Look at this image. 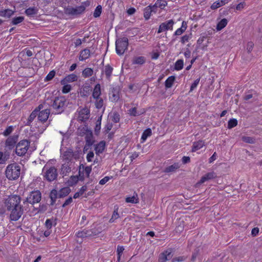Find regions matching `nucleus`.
I'll return each instance as SVG.
<instances>
[{
	"label": "nucleus",
	"mask_w": 262,
	"mask_h": 262,
	"mask_svg": "<svg viewBox=\"0 0 262 262\" xmlns=\"http://www.w3.org/2000/svg\"><path fill=\"white\" fill-rule=\"evenodd\" d=\"M21 198L17 195H11L5 200V206L8 210L11 211L10 219L12 221L18 220L21 215L27 212V203L23 201L20 204Z\"/></svg>",
	"instance_id": "f257e3e1"
},
{
	"label": "nucleus",
	"mask_w": 262,
	"mask_h": 262,
	"mask_svg": "<svg viewBox=\"0 0 262 262\" xmlns=\"http://www.w3.org/2000/svg\"><path fill=\"white\" fill-rule=\"evenodd\" d=\"M20 173V166L16 163L9 164L5 170V175L10 180L17 179Z\"/></svg>",
	"instance_id": "f03ea898"
},
{
	"label": "nucleus",
	"mask_w": 262,
	"mask_h": 262,
	"mask_svg": "<svg viewBox=\"0 0 262 262\" xmlns=\"http://www.w3.org/2000/svg\"><path fill=\"white\" fill-rule=\"evenodd\" d=\"M55 114H60L67 106V101L64 97H56L51 105Z\"/></svg>",
	"instance_id": "7ed1b4c3"
},
{
	"label": "nucleus",
	"mask_w": 262,
	"mask_h": 262,
	"mask_svg": "<svg viewBox=\"0 0 262 262\" xmlns=\"http://www.w3.org/2000/svg\"><path fill=\"white\" fill-rule=\"evenodd\" d=\"M41 194L39 190L31 192L24 201V203H27V212L30 210V204L32 206L34 204L39 203L41 200Z\"/></svg>",
	"instance_id": "20e7f679"
},
{
	"label": "nucleus",
	"mask_w": 262,
	"mask_h": 262,
	"mask_svg": "<svg viewBox=\"0 0 262 262\" xmlns=\"http://www.w3.org/2000/svg\"><path fill=\"white\" fill-rule=\"evenodd\" d=\"M89 5L88 2L82 3L81 5L79 6L76 7H68L65 9V13L69 15L77 16L82 14L85 11V8Z\"/></svg>",
	"instance_id": "39448f33"
},
{
	"label": "nucleus",
	"mask_w": 262,
	"mask_h": 262,
	"mask_svg": "<svg viewBox=\"0 0 262 262\" xmlns=\"http://www.w3.org/2000/svg\"><path fill=\"white\" fill-rule=\"evenodd\" d=\"M128 40L127 37H124L118 38L116 41V51L119 55H122L127 49Z\"/></svg>",
	"instance_id": "423d86ee"
},
{
	"label": "nucleus",
	"mask_w": 262,
	"mask_h": 262,
	"mask_svg": "<svg viewBox=\"0 0 262 262\" xmlns=\"http://www.w3.org/2000/svg\"><path fill=\"white\" fill-rule=\"evenodd\" d=\"M44 178L49 182L55 180L58 176L56 168L53 166L49 168L45 167L42 171Z\"/></svg>",
	"instance_id": "0eeeda50"
},
{
	"label": "nucleus",
	"mask_w": 262,
	"mask_h": 262,
	"mask_svg": "<svg viewBox=\"0 0 262 262\" xmlns=\"http://www.w3.org/2000/svg\"><path fill=\"white\" fill-rule=\"evenodd\" d=\"M30 142L27 140L20 141L16 145V154L18 156H23L26 154L29 149Z\"/></svg>",
	"instance_id": "6e6552de"
},
{
	"label": "nucleus",
	"mask_w": 262,
	"mask_h": 262,
	"mask_svg": "<svg viewBox=\"0 0 262 262\" xmlns=\"http://www.w3.org/2000/svg\"><path fill=\"white\" fill-rule=\"evenodd\" d=\"M18 140V136L14 135L9 136L5 141V150L7 151L11 150L16 146V143Z\"/></svg>",
	"instance_id": "1a4fd4ad"
},
{
	"label": "nucleus",
	"mask_w": 262,
	"mask_h": 262,
	"mask_svg": "<svg viewBox=\"0 0 262 262\" xmlns=\"http://www.w3.org/2000/svg\"><path fill=\"white\" fill-rule=\"evenodd\" d=\"M77 113H78L77 120L80 122L85 121L90 117V111L87 107H79Z\"/></svg>",
	"instance_id": "9d476101"
},
{
	"label": "nucleus",
	"mask_w": 262,
	"mask_h": 262,
	"mask_svg": "<svg viewBox=\"0 0 262 262\" xmlns=\"http://www.w3.org/2000/svg\"><path fill=\"white\" fill-rule=\"evenodd\" d=\"M173 250L172 248H168L159 254L158 257L159 262H166L170 260L173 256Z\"/></svg>",
	"instance_id": "9b49d317"
},
{
	"label": "nucleus",
	"mask_w": 262,
	"mask_h": 262,
	"mask_svg": "<svg viewBox=\"0 0 262 262\" xmlns=\"http://www.w3.org/2000/svg\"><path fill=\"white\" fill-rule=\"evenodd\" d=\"M100 233L99 230H82L78 231L76 235L78 237L83 238L96 236Z\"/></svg>",
	"instance_id": "f8f14e48"
},
{
	"label": "nucleus",
	"mask_w": 262,
	"mask_h": 262,
	"mask_svg": "<svg viewBox=\"0 0 262 262\" xmlns=\"http://www.w3.org/2000/svg\"><path fill=\"white\" fill-rule=\"evenodd\" d=\"M174 24V21L172 19L168 20L162 23L159 26L158 33H160L162 32L170 30H172L173 28V26Z\"/></svg>",
	"instance_id": "ddd939ff"
},
{
	"label": "nucleus",
	"mask_w": 262,
	"mask_h": 262,
	"mask_svg": "<svg viewBox=\"0 0 262 262\" xmlns=\"http://www.w3.org/2000/svg\"><path fill=\"white\" fill-rule=\"evenodd\" d=\"M50 111L48 109H45L38 113V119L41 122H44L47 120L50 115Z\"/></svg>",
	"instance_id": "4468645a"
},
{
	"label": "nucleus",
	"mask_w": 262,
	"mask_h": 262,
	"mask_svg": "<svg viewBox=\"0 0 262 262\" xmlns=\"http://www.w3.org/2000/svg\"><path fill=\"white\" fill-rule=\"evenodd\" d=\"M78 80V76L74 74H71L66 76L63 79L61 80V84H65L67 83L73 82L76 81Z\"/></svg>",
	"instance_id": "2eb2a0df"
},
{
	"label": "nucleus",
	"mask_w": 262,
	"mask_h": 262,
	"mask_svg": "<svg viewBox=\"0 0 262 262\" xmlns=\"http://www.w3.org/2000/svg\"><path fill=\"white\" fill-rule=\"evenodd\" d=\"M146 112L144 108L138 110L136 107H134L128 110V114L130 116L136 117L141 115Z\"/></svg>",
	"instance_id": "dca6fc26"
},
{
	"label": "nucleus",
	"mask_w": 262,
	"mask_h": 262,
	"mask_svg": "<svg viewBox=\"0 0 262 262\" xmlns=\"http://www.w3.org/2000/svg\"><path fill=\"white\" fill-rule=\"evenodd\" d=\"M85 145L84 146V149H88L90 146H91L94 143V140L93 138V134L92 132H88L86 133L85 137Z\"/></svg>",
	"instance_id": "f3484780"
},
{
	"label": "nucleus",
	"mask_w": 262,
	"mask_h": 262,
	"mask_svg": "<svg viewBox=\"0 0 262 262\" xmlns=\"http://www.w3.org/2000/svg\"><path fill=\"white\" fill-rule=\"evenodd\" d=\"M90 50L88 48H85L80 52L79 60L80 61L85 60L90 57Z\"/></svg>",
	"instance_id": "a211bd4d"
},
{
	"label": "nucleus",
	"mask_w": 262,
	"mask_h": 262,
	"mask_svg": "<svg viewBox=\"0 0 262 262\" xmlns=\"http://www.w3.org/2000/svg\"><path fill=\"white\" fill-rule=\"evenodd\" d=\"M156 12V10L154 8L153 6H148L146 7L144 10V17L146 20H148L151 14V13Z\"/></svg>",
	"instance_id": "6ab92c4d"
},
{
	"label": "nucleus",
	"mask_w": 262,
	"mask_h": 262,
	"mask_svg": "<svg viewBox=\"0 0 262 262\" xmlns=\"http://www.w3.org/2000/svg\"><path fill=\"white\" fill-rule=\"evenodd\" d=\"M120 98L119 93L116 89H113L109 93V99L112 102H117Z\"/></svg>",
	"instance_id": "aec40b11"
},
{
	"label": "nucleus",
	"mask_w": 262,
	"mask_h": 262,
	"mask_svg": "<svg viewBox=\"0 0 262 262\" xmlns=\"http://www.w3.org/2000/svg\"><path fill=\"white\" fill-rule=\"evenodd\" d=\"M105 147V142L103 141L100 142L98 144H96L95 147V150L97 155L102 153L104 150Z\"/></svg>",
	"instance_id": "412c9836"
},
{
	"label": "nucleus",
	"mask_w": 262,
	"mask_h": 262,
	"mask_svg": "<svg viewBox=\"0 0 262 262\" xmlns=\"http://www.w3.org/2000/svg\"><path fill=\"white\" fill-rule=\"evenodd\" d=\"M101 92V86L100 84H97L93 90L92 97L94 99H98L100 97Z\"/></svg>",
	"instance_id": "4be33fe9"
},
{
	"label": "nucleus",
	"mask_w": 262,
	"mask_h": 262,
	"mask_svg": "<svg viewBox=\"0 0 262 262\" xmlns=\"http://www.w3.org/2000/svg\"><path fill=\"white\" fill-rule=\"evenodd\" d=\"M167 5V2L166 0H157L153 5V7L157 11V8H160L161 9H164Z\"/></svg>",
	"instance_id": "5701e85b"
},
{
	"label": "nucleus",
	"mask_w": 262,
	"mask_h": 262,
	"mask_svg": "<svg viewBox=\"0 0 262 262\" xmlns=\"http://www.w3.org/2000/svg\"><path fill=\"white\" fill-rule=\"evenodd\" d=\"M215 177V173L213 172H208L207 174L203 176L200 180L199 183L202 184L205 182L211 180L214 178Z\"/></svg>",
	"instance_id": "b1692460"
},
{
	"label": "nucleus",
	"mask_w": 262,
	"mask_h": 262,
	"mask_svg": "<svg viewBox=\"0 0 262 262\" xmlns=\"http://www.w3.org/2000/svg\"><path fill=\"white\" fill-rule=\"evenodd\" d=\"M205 146V143L202 140H199L198 141H196L193 142L192 147V151L194 152L196 150L202 148L203 146Z\"/></svg>",
	"instance_id": "393cba45"
},
{
	"label": "nucleus",
	"mask_w": 262,
	"mask_h": 262,
	"mask_svg": "<svg viewBox=\"0 0 262 262\" xmlns=\"http://www.w3.org/2000/svg\"><path fill=\"white\" fill-rule=\"evenodd\" d=\"M70 192H71V189L69 187H63V188L60 189V190L59 191L58 194V197L59 198H62L65 197V196H67L70 193Z\"/></svg>",
	"instance_id": "a878e982"
},
{
	"label": "nucleus",
	"mask_w": 262,
	"mask_h": 262,
	"mask_svg": "<svg viewBox=\"0 0 262 262\" xmlns=\"http://www.w3.org/2000/svg\"><path fill=\"white\" fill-rule=\"evenodd\" d=\"M125 201L127 203H130L133 204H137L139 203V198L137 193L134 192L132 196H127L125 199Z\"/></svg>",
	"instance_id": "bb28decb"
},
{
	"label": "nucleus",
	"mask_w": 262,
	"mask_h": 262,
	"mask_svg": "<svg viewBox=\"0 0 262 262\" xmlns=\"http://www.w3.org/2000/svg\"><path fill=\"white\" fill-rule=\"evenodd\" d=\"M187 23L183 21L182 23L181 28L178 29L174 33V35L179 36L182 34L187 29Z\"/></svg>",
	"instance_id": "cd10ccee"
},
{
	"label": "nucleus",
	"mask_w": 262,
	"mask_h": 262,
	"mask_svg": "<svg viewBox=\"0 0 262 262\" xmlns=\"http://www.w3.org/2000/svg\"><path fill=\"white\" fill-rule=\"evenodd\" d=\"M42 108V105H39L37 108L34 110L30 114L28 118V122H32L38 114V112Z\"/></svg>",
	"instance_id": "c85d7f7f"
},
{
	"label": "nucleus",
	"mask_w": 262,
	"mask_h": 262,
	"mask_svg": "<svg viewBox=\"0 0 262 262\" xmlns=\"http://www.w3.org/2000/svg\"><path fill=\"white\" fill-rule=\"evenodd\" d=\"M15 12V11L10 9H5L0 11V16L9 18L12 16Z\"/></svg>",
	"instance_id": "c756f323"
},
{
	"label": "nucleus",
	"mask_w": 262,
	"mask_h": 262,
	"mask_svg": "<svg viewBox=\"0 0 262 262\" xmlns=\"http://www.w3.org/2000/svg\"><path fill=\"white\" fill-rule=\"evenodd\" d=\"M228 23V20L226 18L222 19L216 25V29L217 31H221L224 28Z\"/></svg>",
	"instance_id": "7c9ffc66"
},
{
	"label": "nucleus",
	"mask_w": 262,
	"mask_h": 262,
	"mask_svg": "<svg viewBox=\"0 0 262 262\" xmlns=\"http://www.w3.org/2000/svg\"><path fill=\"white\" fill-rule=\"evenodd\" d=\"M180 165L179 163H175L173 164L166 167L164 170L165 172H171L175 171L177 169L179 168Z\"/></svg>",
	"instance_id": "2f4dec72"
},
{
	"label": "nucleus",
	"mask_w": 262,
	"mask_h": 262,
	"mask_svg": "<svg viewBox=\"0 0 262 262\" xmlns=\"http://www.w3.org/2000/svg\"><path fill=\"white\" fill-rule=\"evenodd\" d=\"M145 62V58L143 56L135 57L132 61L133 64H144Z\"/></svg>",
	"instance_id": "473e14b6"
},
{
	"label": "nucleus",
	"mask_w": 262,
	"mask_h": 262,
	"mask_svg": "<svg viewBox=\"0 0 262 262\" xmlns=\"http://www.w3.org/2000/svg\"><path fill=\"white\" fill-rule=\"evenodd\" d=\"M151 134H152V133H151V130L150 128H148L146 129L143 132V133L142 135V136L141 138V142L142 143L146 141V140L147 139V138L151 135Z\"/></svg>",
	"instance_id": "72a5a7b5"
},
{
	"label": "nucleus",
	"mask_w": 262,
	"mask_h": 262,
	"mask_svg": "<svg viewBox=\"0 0 262 262\" xmlns=\"http://www.w3.org/2000/svg\"><path fill=\"white\" fill-rule=\"evenodd\" d=\"M38 10L35 7H30L25 10L26 14L28 16H32L37 13Z\"/></svg>",
	"instance_id": "f704fd0d"
},
{
	"label": "nucleus",
	"mask_w": 262,
	"mask_h": 262,
	"mask_svg": "<svg viewBox=\"0 0 262 262\" xmlns=\"http://www.w3.org/2000/svg\"><path fill=\"white\" fill-rule=\"evenodd\" d=\"M25 19V17L23 16L14 17L11 20V24L13 25H17L21 23Z\"/></svg>",
	"instance_id": "c9c22d12"
},
{
	"label": "nucleus",
	"mask_w": 262,
	"mask_h": 262,
	"mask_svg": "<svg viewBox=\"0 0 262 262\" xmlns=\"http://www.w3.org/2000/svg\"><path fill=\"white\" fill-rule=\"evenodd\" d=\"M58 192L55 189H53L50 194V198L51 199V205H53L55 204L56 199L57 198Z\"/></svg>",
	"instance_id": "e433bc0d"
},
{
	"label": "nucleus",
	"mask_w": 262,
	"mask_h": 262,
	"mask_svg": "<svg viewBox=\"0 0 262 262\" xmlns=\"http://www.w3.org/2000/svg\"><path fill=\"white\" fill-rule=\"evenodd\" d=\"M56 225V220L54 219H47L45 222L46 227L48 229H51L53 227H55Z\"/></svg>",
	"instance_id": "4c0bfd02"
},
{
	"label": "nucleus",
	"mask_w": 262,
	"mask_h": 262,
	"mask_svg": "<svg viewBox=\"0 0 262 262\" xmlns=\"http://www.w3.org/2000/svg\"><path fill=\"white\" fill-rule=\"evenodd\" d=\"M93 74V70L90 68H86L84 69L82 72V76L84 78H88L91 76Z\"/></svg>",
	"instance_id": "58836bf2"
},
{
	"label": "nucleus",
	"mask_w": 262,
	"mask_h": 262,
	"mask_svg": "<svg viewBox=\"0 0 262 262\" xmlns=\"http://www.w3.org/2000/svg\"><path fill=\"white\" fill-rule=\"evenodd\" d=\"M175 77L173 76H169L165 81V86L166 88H170L174 82Z\"/></svg>",
	"instance_id": "ea45409f"
},
{
	"label": "nucleus",
	"mask_w": 262,
	"mask_h": 262,
	"mask_svg": "<svg viewBox=\"0 0 262 262\" xmlns=\"http://www.w3.org/2000/svg\"><path fill=\"white\" fill-rule=\"evenodd\" d=\"M113 69L109 64H107L104 67V72L107 78H110L112 75Z\"/></svg>",
	"instance_id": "a19ab883"
},
{
	"label": "nucleus",
	"mask_w": 262,
	"mask_h": 262,
	"mask_svg": "<svg viewBox=\"0 0 262 262\" xmlns=\"http://www.w3.org/2000/svg\"><path fill=\"white\" fill-rule=\"evenodd\" d=\"M83 180V178H81L80 174L79 176H71L70 177V179L69 181V183L70 185H73L77 183L79 180L82 181Z\"/></svg>",
	"instance_id": "79ce46f5"
},
{
	"label": "nucleus",
	"mask_w": 262,
	"mask_h": 262,
	"mask_svg": "<svg viewBox=\"0 0 262 262\" xmlns=\"http://www.w3.org/2000/svg\"><path fill=\"white\" fill-rule=\"evenodd\" d=\"M9 158V154H4L0 151V164H4Z\"/></svg>",
	"instance_id": "37998d69"
},
{
	"label": "nucleus",
	"mask_w": 262,
	"mask_h": 262,
	"mask_svg": "<svg viewBox=\"0 0 262 262\" xmlns=\"http://www.w3.org/2000/svg\"><path fill=\"white\" fill-rule=\"evenodd\" d=\"M184 62L182 59L178 60L174 65V69L177 71H180L183 68Z\"/></svg>",
	"instance_id": "c03bdc74"
},
{
	"label": "nucleus",
	"mask_w": 262,
	"mask_h": 262,
	"mask_svg": "<svg viewBox=\"0 0 262 262\" xmlns=\"http://www.w3.org/2000/svg\"><path fill=\"white\" fill-rule=\"evenodd\" d=\"M119 217L118 213V207L115 208L112 217L110 220V223H113Z\"/></svg>",
	"instance_id": "a18cd8bd"
},
{
	"label": "nucleus",
	"mask_w": 262,
	"mask_h": 262,
	"mask_svg": "<svg viewBox=\"0 0 262 262\" xmlns=\"http://www.w3.org/2000/svg\"><path fill=\"white\" fill-rule=\"evenodd\" d=\"M96 100V101L95 102V105L97 109H100L103 106V100L101 97L99 98L98 99H95Z\"/></svg>",
	"instance_id": "49530a36"
},
{
	"label": "nucleus",
	"mask_w": 262,
	"mask_h": 262,
	"mask_svg": "<svg viewBox=\"0 0 262 262\" xmlns=\"http://www.w3.org/2000/svg\"><path fill=\"white\" fill-rule=\"evenodd\" d=\"M237 125V120L236 119H231L228 122V128L229 129L232 128Z\"/></svg>",
	"instance_id": "de8ad7c7"
},
{
	"label": "nucleus",
	"mask_w": 262,
	"mask_h": 262,
	"mask_svg": "<svg viewBox=\"0 0 262 262\" xmlns=\"http://www.w3.org/2000/svg\"><path fill=\"white\" fill-rule=\"evenodd\" d=\"M13 129L14 127L13 126H9L4 131L3 135L5 137L8 136L12 133Z\"/></svg>",
	"instance_id": "09e8293b"
},
{
	"label": "nucleus",
	"mask_w": 262,
	"mask_h": 262,
	"mask_svg": "<svg viewBox=\"0 0 262 262\" xmlns=\"http://www.w3.org/2000/svg\"><path fill=\"white\" fill-rule=\"evenodd\" d=\"M124 250V248L123 246H118L117 248V255H118V261L119 262L120 260L121 256L122 254V253Z\"/></svg>",
	"instance_id": "8fccbe9b"
},
{
	"label": "nucleus",
	"mask_w": 262,
	"mask_h": 262,
	"mask_svg": "<svg viewBox=\"0 0 262 262\" xmlns=\"http://www.w3.org/2000/svg\"><path fill=\"white\" fill-rule=\"evenodd\" d=\"M102 12V7L100 5H98L95 9L94 12L93 13V16L94 17H98L100 16Z\"/></svg>",
	"instance_id": "3c124183"
},
{
	"label": "nucleus",
	"mask_w": 262,
	"mask_h": 262,
	"mask_svg": "<svg viewBox=\"0 0 262 262\" xmlns=\"http://www.w3.org/2000/svg\"><path fill=\"white\" fill-rule=\"evenodd\" d=\"M112 120L115 123H118L120 121V115L117 113H114L111 116Z\"/></svg>",
	"instance_id": "603ef678"
},
{
	"label": "nucleus",
	"mask_w": 262,
	"mask_h": 262,
	"mask_svg": "<svg viewBox=\"0 0 262 262\" xmlns=\"http://www.w3.org/2000/svg\"><path fill=\"white\" fill-rule=\"evenodd\" d=\"M242 139L244 142L248 143H253L255 141V139L253 138L248 136H243L242 137Z\"/></svg>",
	"instance_id": "864d4df0"
},
{
	"label": "nucleus",
	"mask_w": 262,
	"mask_h": 262,
	"mask_svg": "<svg viewBox=\"0 0 262 262\" xmlns=\"http://www.w3.org/2000/svg\"><path fill=\"white\" fill-rule=\"evenodd\" d=\"M71 170V167H70L68 165H62L61 168V171L62 174L66 175L67 173H69Z\"/></svg>",
	"instance_id": "5fc2aeb1"
},
{
	"label": "nucleus",
	"mask_w": 262,
	"mask_h": 262,
	"mask_svg": "<svg viewBox=\"0 0 262 262\" xmlns=\"http://www.w3.org/2000/svg\"><path fill=\"white\" fill-rule=\"evenodd\" d=\"M63 86L62 89V92L63 94L68 93L71 90V86L70 84H63Z\"/></svg>",
	"instance_id": "6e6d98bb"
},
{
	"label": "nucleus",
	"mask_w": 262,
	"mask_h": 262,
	"mask_svg": "<svg viewBox=\"0 0 262 262\" xmlns=\"http://www.w3.org/2000/svg\"><path fill=\"white\" fill-rule=\"evenodd\" d=\"M200 81V78H199L196 79H195L194 82L192 83L191 86H190V91H192L194 89H195L197 86L198 85L199 82Z\"/></svg>",
	"instance_id": "4d7b16f0"
},
{
	"label": "nucleus",
	"mask_w": 262,
	"mask_h": 262,
	"mask_svg": "<svg viewBox=\"0 0 262 262\" xmlns=\"http://www.w3.org/2000/svg\"><path fill=\"white\" fill-rule=\"evenodd\" d=\"M191 36L190 35H185L181 37V41L183 44L187 42L190 39Z\"/></svg>",
	"instance_id": "13d9d810"
},
{
	"label": "nucleus",
	"mask_w": 262,
	"mask_h": 262,
	"mask_svg": "<svg viewBox=\"0 0 262 262\" xmlns=\"http://www.w3.org/2000/svg\"><path fill=\"white\" fill-rule=\"evenodd\" d=\"M55 72L54 71H51L49 72V73L47 75L45 79L47 81H49L53 79V78L55 76Z\"/></svg>",
	"instance_id": "bf43d9fd"
},
{
	"label": "nucleus",
	"mask_w": 262,
	"mask_h": 262,
	"mask_svg": "<svg viewBox=\"0 0 262 262\" xmlns=\"http://www.w3.org/2000/svg\"><path fill=\"white\" fill-rule=\"evenodd\" d=\"M221 7V3H220L219 1H215L214 2L212 5L211 6V9L212 10H215L217 9L218 8Z\"/></svg>",
	"instance_id": "052dcab7"
},
{
	"label": "nucleus",
	"mask_w": 262,
	"mask_h": 262,
	"mask_svg": "<svg viewBox=\"0 0 262 262\" xmlns=\"http://www.w3.org/2000/svg\"><path fill=\"white\" fill-rule=\"evenodd\" d=\"M111 179V177L106 176L101 180H100L99 183L100 185H104L105 183H106L110 179Z\"/></svg>",
	"instance_id": "680f3d73"
},
{
	"label": "nucleus",
	"mask_w": 262,
	"mask_h": 262,
	"mask_svg": "<svg viewBox=\"0 0 262 262\" xmlns=\"http://www.w3.org/2000/svg\"><path fill=\"white\" fill-rule=\"evenodd\" d=\"M94 157V154L93 151H90L88 152L86 156V160L88 162L92 161V159Z\"/></svg>",
	"instance_id": "e2e57ef3"
},
{
	"label": "nucleus",
	"mask_w": 262,
	"mask_h": 262,
	"mask_svg": "<svg viewBox=\"0 0 262 262\" xmlns=\"http://www.w3.org/2000/svg\"><path fill=\"white\" fill-rule=\"evenodd\" d=\"M199 251H200V249L198 248H196L194 250V251L192 255V257H191V260L192 261H194L196 257H197V256L199 254Z\"/></svg>",
	"instance_id": "0e129e2a"
},
{
	"label": "nucleus",
	"mask_w": 262,
	"mask_h": 262,
	"mask_svg": "<svg viewBox=\"0 0 262 262\" xmlns=\"http://www.w3.org/2000/svg\"><path fill=\"white\" fill-rule=\"evenodd\" d=\"M92 171V167L91 166H86L85 167L84 169V172L86 176L87 177H89L90 176V174Z\"/></svg>",
	"instance_id": "69168bd1"
},
{
	"label": "nucleus",
	"mask_w": 262,
	"mask_h": 262,
	"mask_svg": "<svg viewBox=\"0 0 262 262\" xmlns=\"http://www.w3.org/2000/svg\"><path fill=\"white\" fill-rule=\"evenodd\" d=\"M185 259V258L184 256H179L177 257H174L172 259V262H176V261H182Z\"/></svg>",
	"instance_id": "338daca9"
},
{
	"label": "nucleus",
	"mask_w": 262,
	"mask_h": 262,
	"mask_svg": "<svg viewBox=\"0 0 262 262\" xmlns=\"http://www.w3.org/2000/svg\"><path fill=\"white\" fill-rule=\"evenodd\" d=\"M254 44L252 42H248L247 45V50L248 52H250L253 49Z\"/></svg>",
	"instance_id": "774afa93"
}]
</instances>
